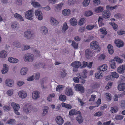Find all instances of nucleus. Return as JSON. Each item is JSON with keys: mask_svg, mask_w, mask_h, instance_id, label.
<instances>
[{"mask_svg": "<svg viewBox=\"0 0 125 125\" xmlns=\"http://www.w3.org/2000/svg\"><path fill=\"white\" fill-rule=\"evenodd\" d=\"M24 59L26 62H31L33 61L34 59L33 55L30 53L26 54L24 56Z\"/></svg>", "mask_w": 125, "mask_h": 125, "instance_id": "nucleus-1", "label": "nucleus"}, {"mask_svg": "<svg viewBox=\"0 0 125 125\" xmlns=\"http://www.w3.org/2000/svg\"><path fill=\"white\" fill-rule=\"evenodd\" d=\"M34 36V33L30 30H27L24 32V37L27 39H33Z\"/></svg>", "mask_w": 125, "mask_h": 125, "instance_id": "nucleus-2", "label": "nucleus"}, {"mask_svg": "<svg viewBox=\"0 0 125 125\" xmlns=\"http://www.w3.org/2000/svg\"><path fill=\"white\" fill-rule=\"evenodd\" d=\"M81 63L79 61H75L72 62L71 66L73 67V71L76 72L78 71V68L81 66Z\"/></svg>", "mask_w": 125, "mask_h": 125, "instance_id": "nucleus-3", "label": "nucleus"}, {"mask_svg": "<svg viewBox=\"0 0 125 125\" xmlns=\"http://www.w3.org/2000/svg\"><path fill=\"white\" fill-rule=\"evenodd\" d=\"M33 13L32 10H30L26 11L25 12V16L26 19L30 20H32L33 19Z\"/></svg>", "mask_w": 125, "mask_h": 125, "instance_id": "nucleus-4", "label": "nucleus"}, {"mask_svg": "<svg viewBox=\"0 0 125 125\" xmlns=\"http://www.w3.org/2000/svg\"><path fill=\"white\" fill-rule=\"evenodd\" d=\"M11 105L14 109L15 113L17 115H19L20 113L18 112L20 108V106L19 104L13 102L11 103Z\"/></svg>", "mask_w": 125, "mask_h": 125, "instance_id": "nucleus-5", "label": "nucleus"}, {"mask_svg": "<svg viewBox=\"0 0 125 125\" xmlns=\"http://www.w3.org/2000/svg\"><path fill=\"white\" fill-rule=\"evenodd\" d=\"M75 90L80 92L81 93H83L84 92V88L80 84H77L74 87Z\"/></svg>", "mask_w": 125, "mask_h": 125, "instance_id": "nucleus-6", "label": "nucleus"}, {"mask_svg": "<svg viewBox=\"0 0 125 125\" xmlns=\"http://www.w3.org/2000/svg\"><path fill=\"white\" fill-rule=\"evenodd\" d=\"M33 109L32 106L28 104H26L24 106V111L27 113H30Z\"/></svg>", "mask_w": 125, "mask_h": 125, "instance_id": "nucleus-7", "label": "nucleus"}, {"mask_svg": "<svg viewBox=\"0 0 125 125\" xmlns=\"http://www.w3.org/2000/svg\"><path fill=\"white\" fill-rule=\"evenodd\" d=\"M94 52L93 50L91 49H88L85 51V55L86 58L87 59H89L92 57L93 54Z\"/></svg>", "mask_w": 125, "mask_h": 125, "instance_id": "nucleus-8", "label": "nucleus"}, {"mask_svg": "<svg viewBox=\"0 0 125 125\" xmlns=\"http://www.w3.org/2000/svg\"><path fill=\"white\" fill-rule=\"evenodd\" d=\"M91 48L94 50H96L99 48V45L97 42L96 41H93L90 44Z\"/></svg>", "mask_w": 125, "mask_h": 125, "instance_id": "nucleus-9", "label": "nucleus"}, {"mask_svg": "<svg viewBox=\"0 0 125 125\" xmlns=\"http://www.w3.org/2000/svg\"><path fill=\"white\" fill-rule=\"evenodd\" d=\"M114 42L116 46L119 48L122 47L124 45V42L120 39H115L114 41Z\"/></svg>", "mask_w": 125, "mask_h": 125, "instance_id": "nucleus-10", "label": "nucleus"}, {"mask_svg": "<svg viewBox=\"0 0 125 125\" xmlns=\"http://www.w3.org/2000/svg\"><path fill=\"white\" fill-rule=\"evenodd\" d=\"M77 76L80 78V82L82 84H83L85 83V80L83 79V78H85L87 77L86 75L85 74H77Z\"/></svg>", "mask_w": 125, "mask_h": 125, "instance_id": "nucleus-11", "label": "nucleus"}, {"mask_svg": "<svg viewBox=\"0 0 125 125\" xmlns=\"http://www.w3.org/2000/svg\"><path fill=\"white\" fill-rule=\"evenodd\" d=\"M14 83L13 80L10 79H7L5 81V84L6 85L10 87H12L13 86Z\"/></svg>", "mask_w": 125, "mask_h": 125, "instance_id": "nucleus-12", "label": "nucleus"}, {"mask_svg": "<svg viewBox=\"0 0 125 125\" xmlns=\"http://www.w3.org/2000/svg\"><path fill=\"white\" fill-rule=\"evenodd\" d=\"M81 114L80 111H77L75 109H72L69 112V115L70 116L75 115L76 114Z\"/></svg>", "mask_w": 125, "mask_h": 125, "instance_id": "nucleus-13", "label": "nucleus"}, {"mask_svg": "<svg viewBox=\"0 0 125 125\" xmlns=\"http://www.w3.org/2000/svg\"><path fill=\"white\" fill-rule=\"evenodd\" d=\"M66 94L68 96H72L73 94V92L72 89L69 87L66 88Z\"/></svg>", "mask_w": 125, "mask_h": 125, "instance_id": "nucleus-14", "label": "nucleus"}, {"mask_svg": "<svg viewBox=\"0 0 125 125\" xmlns=\"http://www.w3.org/2000/svg\"><path fill=\"white\" fill-rule=\"evenodd\" d=\"M109 64L112 69H114L116 68V64L115 60L111 59L109 62Z\"/></svg>", "mask_w": 125, "mask_h": 125, "instance_id": "nucleus-15", "label": "nucleus"}, {"mask_svg": "<svg viewBox=\"0 0 125 125\" xmlns=\"http://www.w3.org/2000/svg\"><path fill=\"white\" fill-rule=\"evenodd\" d=\"M27 92L24 91H19L18 93L19 96L22 98H24L27 96Z\"/></svg>", "mask_w": 125, "mask_h": 125, "instance_id": "nucleus-16", "label": "nucleus"}, {"mask_svg": "<svg viewBox=\"0 0 125 125\" xmlns=\"http://www.w3.org/2000/svg\"><path fill=\"white\" fill-rule=\"evenodd\" d=\"M102 14L104 16L103 18L107 19L110 17V12L108 10L106 11L105 10L102 13Z\"/></svg>", "mask_w": 125, "mask_h": 125, "instance_id": "nucleus-17", "label": "nucleus"}, {"mask_svg": "<svg viewBox=\"0 0 125 125\" xmlns=\"http://www.w3.org/2000/svg\"><path fill=\"white\" fill-rule=\"evenodd\" d=\"M125 66L121 65L119 66L117 69V71L119 74H123L124 72Z\"/></svg>", "mask_w": 125, "mask_h": 125, "instance_id": "nucleus-18", "label": "nucleus"}, {"mask_svg": "<svg viewBox=\"0 0 125 125\" xmlns=\"http://www.w3.org/2000/svg\"><path fill=\"white\" fill-rule=\"evenodd\" d=\"M55 120L57 123L58 125H61L63 123L64 120L61 116H57Z\"/></svg>", "mask_w": 125, "mask_h": 125, "instance_id": "nucleus-19", "label": "nucleus"}, {"mask_svg": "<svg viewBox=\"0 0 125 125\" xmlns=\"http://www.w3.org/2000/svg\"><path fill=\"white\" fill-rule=\"evenodd\" d=\"M39 93L38 91H34L33 92L32 97V98L34 99H37L39 97Z\"/></svg>", "mask_w": 125, "mask_h": 125, "instance_id": "nucleus-20", "label": "nucleus"}, {"mask_svg": "<svg viewBox=\"0 0 125 125\" xmlns=\"http://www.w3.org/2000/svg\"><path fill=\"white\" fill-rule=\"evenodd\" d=\"M107 69V65L106 64H104L101 66L99 67L98 70L100 71H105Z\"/></svg>", "mask_w": 125, "mask_h": 125, "instance_id": "nucleus-21", "label": "nucleus"}, {"mask_svg": "<svg viewBox=\"0 0 125 125\" xmlns=\"http://www.w3.org/2000/svg\"><path fill=\"white\" fill-rule=\"evenodd\" d=\"M8 70V66L6 64H4L3 67L1 70V72L2 74H5L7 73Z\"/></svg>", "mask_w": 125, "mask_h": 125, "instance_id": "nucleus-22", "label": "nucleus"}, {"mask_svg": "<svg viewBox=\"0 0 125 125\" xmlns=\"http://www.w3.org/2000/svg\"><path fill=\"white\" fill-rule=\"evenodd\" d=\"M14 16L15 18L18 19L20 21H24L23 17L21 15L17 13H16L14 14Z\"/></svg>", "mask_w": 125, "mask_h": 125, "instance_id": "nucleus-23", "label": "nucleus"}, {"mask_svg": "<svg viewBox=\"0 0 125 125\" xmlns=\"http://www.w3.org/2000/svg\"><path fill=\"white\" fill-rule=\"evenodd\" d=\"M71 13V11L68 9H64L62 11L63 14L65 16H68Z\"/></svg>", "mask_w": 125, "mask_h": 125, "instance_id": "nucleus-24", "label": "nucleus"}, {"mask_svg": "<svg viewBox=\"0 0 125 125\" xmlns=\"http://www.w3.org/2000/svg\"><path fill=\"white\" fill-rule=\"evenodd\" d=\"M41 31L42 34L43 35L47 34L48 32L47 29L46 27L44 26H43L41 27Z\"/></svg>", "mask_w": 125, "mask_h": 125, "instance_id": "nucleus-25", "label": "nucleus"}, {"mask_svg": "<svg viewBox=\"0 0 125 125\" xmlns=\"http://www.w3.org/2000/svg\"><path fill=\"white\" fill-rule=\"evenodd\" d=\"M7 53L5 50H2L0 52V57L2 58H4L7 56Z\"/></svg>", "mask_w": 125, "mask_h": 125, "instance_id": "nucleus-26", "label": "nucleus"}, {"mask_svg": "<svg viewBox=\"0 0 125 125\" xmlns=\"http://www.w3.org/2000/svg\"><path fill=\"white\" fill-rule=\"evenodd\" d=\"M117 88L120 91L124 90L125 89V83H122L119 84Z\"/></svg>", "mask_w": 125, "mask_h": 125, "instance_id": "nucleus-27", "label": "nucleus"}, {"mask_svg": "<svg viewBox=\"0 0 125 125\" xmlns=\"http://www.w3.org/2000/svg\"><path fill=\"white\" fill-rule=\"evenodd\" d=\"M8 60L9 62L12 63H17L18 62V59L12 57H9L8 59Z\"/></svg>", "mask_w": 125, "mask_h": 125, "instance_id": "nucleus-28", "label": "nucleus"}, {"mask_svg": "<svg viewBox=\"0 0 125 125\" xmlns=\"http://www.w3.org/2000/svg\"><path fill=\"white\" fill-rule=\"evenodd\" d=\"M28 71V69L26 67H23L22 68L20 71V73L22 75H26Z\"/></svg>", "mask_w": 125, "mask_h": 125, "instance_id": "nucleus-29", "label": "nucleus"}, {"mask_svg": "<svg viewBox=\"0 0 125 125\" xmlns=\"http://www.w3.org/2000/svg\"><path fill=\"white\" fill-rule=\"evenodd\" d=\"M103 73L101 71H98L95 74V77L97 79L101 78L103 76Z\"/></svg>", "mask_w": 125, "mask_h": 125, "instance_id": "nucleus-30", "label": "nucleus"}, {"mask_svg": "<svg viewBox=\"0 0 125 125\" xmlns=\"http://www.w3.org/2000/svg\"><path fill=\"white\" fill-rule=\"evenodd\" d=\"M70 22L71 25L73 26H75L77 24V20L74 18H71L70 20Z\"/></svg>", "mask_w": 125, "mask_h": 125, "instance_id": "nucleus-31", "label": "nucleus"}, {"mask_svg": "<svg viewBox=\"0 0 125 125\" xmlns=\"http://www.w3.org/2000/svg\"><path fill=\"white\" fill-rule=\"evenodd\" d=\"M111 75L109 76V77L111 78L113 77L114 78H118L119 76L118 74L117 73L115 72H114L111 73Z\"/></svg>", "mask_w": 125, "mask_h": 125, "instance_id": "nucleus-32", "label": "nucleus"}, {"mask_svg": "<svg viewBox=\"0 0 125 125\" xmlns=\"http://www.w3.org/2000/svg\"><path fill=\"white\" fill-rule=\"evenodd\" d=\"M61 105L63 107H64L68 109H70L72 108V106L69 104H68L64 103H61Z\"/></svg>", "mask_w": 125, "mask_h": 125, "instance_id": "nucleus-33", "label": "nucleus"}, {"mask_svg": "<svg viewBox=\"0 0 125 125\" xmlns=\"http://www.w3.org/2000/svg\"><path fill=\"white\" fill-rule=\"evenodd\" d=\"M79 115L76 118V119L79 123H81L83 121V118L82 117L81 114H79Z\"/></svg>", "mask_w": 125, "mask_h": 125, "instance_id": "nucleus-34", "label": "nucleus"}, {"mask_svg": "<svg viewBox=\"0 0 125 125\" xmlns=\"http://www.w3.org/2000/svg\"><path fill=\"white\" fill-rule=\"evenodd\" d=\"M68 27H69L67 26V23L66 22L64 23L63 25L62 29V32L65 33L66 31L68 29Z\"/></svg>", "mask_w": 125, "mask_h": 125, "instance_id": "nucleus-35", "label": "nucleus"}, {"mask_svg": "<svg viewBox=\"0 0 125 125\" xmlns=\"http://www.w3.org/2000/svg\"><path fill=\"white\" fill-rule=\"evenodd\" d=\"M50 21L54 25H56L58 23V22L57 20L52 17L51 18Z\"/></svg>", "mask_w": 125, "mask_h": 125, "instance_id": "nucleus-36", "label": "nucleus"}, {"mask_svg": "<svg viewBox=\"0 0 125 125\" xmlns=\"http://www.w3.org/2000/svg\"><path fill=\"white\" fill-rule=\"evenodd\" d=\"M103 7L100 6L96 8L95 10V12L97 13L101 12L103 11Z\"/></svg>", "mask_w": 125, "mask_h": 125, "instance_id": "nucleus-37", "label": "nucleus"}, {"mask_svg": "<svg viewBox=\"0 0 125 125\" xmlns=\"http://www.w3.org/2000/svg\"><path fill=\"white\" fill-rule=\"evenodd\" d=\"M66 74L67 73L65 70L63 69L61 70L60 77L63 78L65 77Z\"/></svg>", "mask_w": 125, "mask_h": 125, "instance_id": "nucleus-38", "label": "nucleus"}, {"mask_svg": "<svg viewBox=\"0 0 125 125\" xmlns=\"http://www.w3.org/2000/svg\"><path fill=\"white\" fill-rule=\"evenodd\" d=\"M118 108L117 107H112L111 108V111L112 113H115L118 111Z\"/></svg>", "mask_w": 125, "mask_h": 125, "instance_id": "nucleus-39", "label": "nucleus"}, {"mask_svg": "<svg viewBox=\"0 0 125 125\" xmlns=\"http://www.w3.org/2000/svg\"><path fill=\"white\" fill-rule=\"evenodd\" d=\"M85 19L84 18H82L80 20L78 24L80 26L83 25L85 23Z\"/></svg>", "mask_w": 125, "mask_h": 125, "instance_id": "nucleus-40", "label": "nucleus"}, {"mask_svg": "<svg viewBox=\"0 0 125 125\" xmlns=\"http://www.w3.org/2000/svg\"><path fill=\"white\" fill-rule=\"evenodd\" d=\"M31 4L33 7L35 8L39 7L41 6L40 4L37 2L33 1Z\"/></svg>", "mask_w": 125, "mask_h": 125, "instance_id": "nucleus-41", "label": "nucleus"}, {"mask_svg": "<svg viewBox=\"0 0 125 125\" xmlns=\"http://www.w3.org/2000/svg\"><path fill=\"white\" fill-rule=\"evenodd\" d=\"M33 52L35 55L37 57H39L41 56L40 51L37 50H33Z\"/></svg>", "mask_w": 125, "mask_h": 125, "instance_id": "nucleus-42", "label": "nucleus"}, {"mask_svg": "<svg viewBox=\"0 0 125 125\" xmlns=\"http://www.w3.org/2000/svg\"><path fill=\"white\" fill-rule=\"evenodd\" d=\"M99 31L103 34L106 35L107 33V31H106L104 27L101 28L100 29Z\"/></svg>", "mask_w": 125, "mask_h": 125, "instance_id": "nucleus-43", "label": "nucleus"}, {"mask_svg": "<svg viewBox=\"0 0 125 125\" xmlns=\"http://www.w3.org/2000/svg\"><path fill=\"white\" fill-rule=\"evenodd\" d=\"M11 26L12 28L14 29L18 27V24L17 22H14L11 23Z\"/></svg>", "mask_w": 125, "mask_h": 125, "instance_id": "nucleus-44", "label": "nucleus"}, {"mask_svg": "<svg viewBox=\"0 0 125 125\" xmlns=\"http://www.w3.org/2000/svg\"><path fill=\"white\" fill-rule=\"evenodd\" d=\"M59 100L62 101H65L66 99V97L65 95H61L59 96Z\"/></svg>", "mask_w": 125, "mask_h": 125, "instance_id": "nucleus-45", "label": "nucleus"}, {"mask_svg": "<svg viewBox=\"0 0 125 125\" xmlns=\"http://www.w3.org/2000/svg\"><path fill=\"white\" fill-rule=\"evenodd\" d=\"M93 14V12L89 10L85 12V15L86 16H89L92 15Z\"/></svg>", "mask_w": 125, "mask_h": 125, "instance_id": "nucleus-46", "label": "nucleus"}, {"mask_svg": "<svg viewBox=\"0 0 125 125\" xmlns=\"http://www.w3.org/2000/svg\"><path fill=\"white\" fill-rule=\"evenodd\" d=\"M114 58L115 60L120 63L122 62H123V60L122 59H120L118 56H115L114 57Z\"/></svg>", "mask_w": 125, "mask_h": 125, "instance_id": "nucleus-47", "label": "nucleus"}, {"mask_svg": "<svg viewBox=\"0 0 125 125\" xmlns=\"http://www.w3.org/2000/svg\"><path fill=\"white\" fill-rule=\"evenodd\" d=\"M44 109L43 110V113L42 114L43 116H44L48 112L47 110L48 109V107L46 106L44 107Z\"/></svg>", "mask_w": 125, "mask_h": 125, "instance_id": "nucleus-48", "label": "nucleus"}, {"mask_svg": "<svg viewBox=\"0 0 125 125\" xmlns=\"http://www.w3.org/2000/svg\"><path fill=\"white\" fill-rule=\"evenodd\" d=\"M90 0H84V2L83 3L84 5L85 6H87L89 4Z\"/></svg>", "mask_w": 125, "mask_h": 125, "instance_id": "nucleus-49", "label": "nucleus"}, {"mask_svg": "<svg viewBox=\"0 0 125 125\" xmlns=\"http://www.w3.org/2000/svg\"><path fill=\"white\" fill-rule=\"evenodd\" d=\"M63 86L62 85H59L57 86L56 88V90L57 91H59L63 89Z\"/></svg>", "mask_w": 125, "mask_h": 125, "instance_id": "nucleus-50", "label": "nucleus"}, {"mask_svg": "<svg viewBox=\"0 0 125 125\" xmlns=\"http://www.w3.org/2000/svg\"><path fill=\"white\" fill-rule=\"evenodd\" d=\"M44 81L42 80L41 83V88L43 89H46L47 88V87L46 86L44 85Z\"/></svg>", "mask_w": 125, "mask_h": 125, "instance_id": "nucleus-51", "label": "nucleus"}, {"mask_svg": "<svg viewBox=\"0 0 125 125\" xmlns=\"http://www.w3.org/2000/svg\"><path fill=\"white\" fill-rule=\"evenodd\" d=\"M15 121V119H10L6 123L10 124H13Z\"/></svg>", "mask_w": 125, "mask_h": 125, "instance_id": "nucleus-52", "label": "nucleus"}, {"mask_svg": "<svg viewBox=\"0 0 125 125\" xmlns=\"http://www.w3.org/2000/svg\"><path fill=\"white\" fill-rule=\"evenodd\" d=\"M72 46L75 49H76L77 48L78 45L77 43L74 41H72L71 44Z\"/></svg>", "mask_w": 125, "mask_h": 125, "instance_id": "nucleus-53", "label": "nucleus"}, {"mask_svg": "<svg viewBox=\"0 0 125 125\" xmlns=\"http://www.w3.org/2000/svg\"><path fill=\"white\" fill-rule=\"evenodd\" d=\"M103 114V113L101 112H98L95 114L94 115V116L100 117Z\"/></svg>", "mask_w": 125, "mask_h": 125, "instance_id": "nucleus-54", "label": "nucleus"}, {"mask_svg": "<svg viewBox=\"0 0 125 125\" xmlns=\"http://www.w3.org/2000/svg\"><path fill=\"white\" fill-rule=\"evenodd\" d=\"M11 108L10 107L8 106H4L3 107L4 110L6 111L10 110Z\"/></svg>", "mask_w": 125, "mask_h": 125, "instance_id": "nucleus-55", "label": "nucleus"}, {"mask_svg": "<svg viewBox=\"0 0 125 125\" xmlns=\"http://www.w3.org/2000/svg\"><path fill=\"white\" fill-rule=\"evenodd\" d=\"M123 116L122 115H118L115 117V119L116 120H118L123 119Z\"/></svg>", "mask_w": 125, "mask_h": 125, "instance_id": "nucleus-56", "label": "nucleus"}, {"mask_svg": "<svg viewBox=\"0 0 125 125\" xmlns=\"http://www.w3.org/2000/svg\"><path fill=\"white\" fill-rule=\"evenodd\" d=\"M95 25H88L86 26V28L88 30H91L95 26Z\"/></svg>", "mask_w": 125, "mask_h": 125, "instance_id": "nucleus-57", "label": "nucleus"}, {"mask_svg": "<svg viewBox=\"0 0 125 125\" xmlns=\"http://www.w3.org/2000/svg\"><path fill=\"white\" fill-rule=\"evenodd\" d=\"M24 84V83L23 81H19L17 82V84L19 86H22Z\"/></svg>", "mask_w": 125, "mask_h": 125, "instance_id": "nucleus-58", "label": "nucleus"}, {"mask_svg": "<svg viewBox=\"0 0 125 125\" xmlns=\"http://www.w3.org/2000/svg\"><path fill=\"white\" fill-rule=\"evenodd\" d=\"M13 45L14 46L18 48L20 47L21 46V44L20 43L17 42H14Z\"/></svg>", "mask_w": 125, "mask_h": 125, "instance_id": "nucleus-59", "label": "nucleus"}, {"mask_svg": "<svg viewBox=\"0 0 125 125\" xmlns=\"http://www.w3.org/2000/svg\"><path fill=\"white\" fill-rule=\"evenodd\" d=\"M93 37L92 36H89L88 38L86 40V41H84L85 42H89L90 41L92 40L93 39Z\"/></svg>", "mask_w": 125, "mask_h": 125, "instance_id": "nucleus-60", "label": "nucleus"}, {"mask_svg": "<svg viewBox=\"0 0 125 125\" xmlns=\"http://www.w3.org/2000/svg\"><path fill=\"white\" fill-rule=\"evenodd\" d=\"M96 96L94 95H91V97L89 100L90 101H94L95 99V98Z\"/></svg>", "mask_w": 125, "mask_h": 125, "instance_id": "nucleus-61", "label": "nucleus"}, {"mask_svg": "<svg viewBox=\"0 0 125 125\" xmlns=\"http://www.w3.org/2000/svg\"><path fill=\"white\" fill-rule=\"evenodd\" d=\"M117 33L118 35H121L125 34V31L123 30H120L117 31Z\"/></svg>", "mask_w": 125, "mask_h": 125, "instance_id": "nucleus-62", "label": "nucleus"}, {"mask_svg": "<svg viewBox=\"0 0 125 125\" xmlns=\"http://www.w3.org/2000/svg\"><path fill=\"white\" fill-rule=\"evenodd\" d=\"M106 98L107 100L108 101H110L111 99V94H106Z\"/></svg>", "mask_w": 125, "mask_h": 125, "instance_id": "nucleus-63", "label": "nucleus"}, {"mask_svg": "<svg viewBox=\"0 0 125 125\" xmlns=\"http://www.w3.org/2000/svg\"><path fill=\"white\" fill-rule=\"evenodd\" d=\"M105 56L104 54H102L100 55L98 59L100 60H104L105 58Z\"/></svg>", "mask_w": 125, "mask_h": 125, "instance_id": "nucleus-64", "label": "nucleus"}]
</instances>
